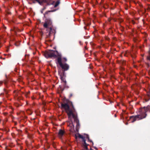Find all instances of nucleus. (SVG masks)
Returning a JSON list of instances; mask_svg holds the SVG:
<instances>
[{
    "label": "nucleus",
    "instance_id": "obj_9",
    "mask_svg": "<svg viewBox=\"0 0 150 150\" xmlns=\"http://www.w3.org/2000/svg\"><path fill=\"white\" fill-rule=\"evenodd\" d=\"M5 76L6 79L4 80V81H0V84H2V83L4 82V84L6 85V87L8 88V86H7V84L8 81V78L6 74H5Z\"/></svg>",
    "mask_w": 150,
    "mask_h": 150
},
{
    "label": "nucleus",
    "instance_id": "obj_10",
    "mask_svg": "<svg viewBox=\"0 0 150 150\" xmlns=\"http://www.w3.org/2000/svg\"><path fill=\"white\" fill-rule=\"evenodd\" d=\"M64 131L63 130L61 129H60L59 130V132H58V136L60 138H62V136L64 134Z\"/></svg>",
    "mask_w": 150,
    "mask_h": 150
},
{
    "label": "nucleus",
    "instance_id": "obj_15",
    "mask_svg": "<svg viewBox=\"0 0 150 150\" xmlns=\"http://www.w3.org/2000/svg\"><path fill=\"white\" fill-rule=\"evenodd\" d=\"M3 90L5 92L6 94H7L8 93V91L5 88H4L3 89Z\"/></svg>",
    "mask_w": 150,
    "mask_h": 150
},
{
    "label": "nucleus",
    "instance_id": "obj_6",
    "mask_svg": "<svg viewBox=\"0 0 150 150\" xmlns=\"http://www.w3.org/2000/svg\"><path fill=\"white\" fill-rule=\"evenodd\" d=\"M34 3H38L41 5H43V3L46 2V0H31Z\"/></svg>",
    "mask_w": 150,
    "mask_h": 150
},
{
    "label": "nucleus",
    "instance_id": "obj_19",
    "mask_svg": "<svg viewBox=\"0 0 150 150\" xmlns=\"http://www.w3.org/2000/svg\"><path fill=\"white\" fill-rule=\"evenodd\" d=\"M72 95H73L72 93L70 94L69 96V98H70L72 96Z\"/></svg>",
    "mask_w": 150,
    "mask_h": 150
},
{
    "label": "nucleus",
    "instance_id": "obj_4",
    "mask_svg": "<svg viewBox=\"0 0 150 150\" xmlns=\"http://www.w3.org/2000/svg\"><path fill=\"white\" fill-rule=\"evenodd\" d=\"M56 10H52L47 11L44 14V16L45 18V22L43 25V26L45 28H48V26H51L52 25V22L51 19L48 17V15H47L48 13L50 12H53L55 11Z\"/></svg>",
    "mask_w": 150,
    "mask_h": 150
},
{
    "label": "nucleus",
    "instance_id": "obj_18",
    "mask_svg": "<svg viewBox=\"0 0 150 150\" xmlns=\"http://www.w3.org/2000/svg\"><path fill=\"white\" fill-rule=\"evenodd\" d=\"M46 8V7H44L42 9V11H44L45 10Z\"/></svg>",
    "mask_w": 150,
    "mask_h": 150
},
{
    "label": "nucleus",
    "instance_id": "obj_27",
    "mask_svg": "<svg viewBox=\"0 0 150 150\" xmlns=\"http://www.w3.org/2000/svg\"><path fill=\"white\" fill-rule=\"evenodd\" d=\"M64 90V89H62V91H63Z\"/></svg>",
    "mask_w": 150,
    "mask_h": 150
},
{
    "label": "nucleus",
    "instance_id": "obj_13",
    "mask_svg": "<svg viewBox=\"0 0 150 150\" xmlns=\"http://www.w3.org/2000/svg\"><path fill=\"white\" fill-rule=\"evenodd\" d=\"M84 137L85 138H86L89 141H90V142H92L93 143L92 141L91 140H90V139H89V137L88 135H86V137Z\"/></svg>",
    "mask_w": 150,
    "mask_h": 150
},
{
    "label": "nucleus",
    "instance_id": "obj_22",
    "mask_svg": "<svg viewBox=\"0 0 150 150\" xmlns=\"http://www.w3.org/2000/svg\"><path fill=\"white\" fill-rule=\"evenodd\" d=\"M90 25V24L89 23H88L87 25V26H89Z\"/></svg>",
    "mask_w": 150,
    "mask_h": 150
},
{
    "label": "nucleus",
    "instance_id": "obj_1",
    "mask_svg": "<svg viewBox=\"0 0 150 150\" xmlns=\"http://www.w3.org/2000/svg\"><path fill=\"white\" fill-rule=\"evenodd\" d=\"M61 108L64 109L67 114L69 118L70 119L68 126L69 127V130L73 132L74 130V126L71 120V116L74 119V122L76 124V128L77 129L80 126L79 121L76 115L74 114L75 110L72 102L68 99H64L63 103H61Z\"/></svg>",
    "mask_w": 150,
    "mask_h": 150
},
{
    "label": "nucleus",
    "instance_id": "obj_30",
    "mask_svg": "<svg viewBox=\"0 0 150 150\" xmlns=\"http://www.w3.org/2000/svg\"><path fill=\"white\" fill-rule=\"evenodd\" d=\"M8 13L9 14H10V13Z\"/></svg>",
    "mask_w": 150,
    "mask_h": 150
},
{
    "label": "nucleus",
    "instance_id": "obj_11",
    "mask_svg": "<svg viewBox=\"0 0 150 150\" xmlns=\"http://www.w3.org/2000/svg\"><path fill=\"white\" fill-rule=\"evenodd\" d=\"M60 4V1L59 0L57 1L54 5V7L55 8L58 6Z\"/></svg>",
    "mask_w": 150,
    "mask_h": 150
},
{
    "label": "nucleus",
    "instance_id": "obj_2",
    "mask_svg": "<svg viewBox=\"0 0 150 150\" xmlns=\"http://www.w3.org/2000/svg\"><path fill=\"white\" fill-rule=\"evenodd\" d=\"M45 57L47 58H57L56 59V63L57 64H59L60 67L63 69L62 71L68 70L69 68V66L67 63H64L66 62L67 59L66 58H62L61 54L59 53L57 51L50 50L48 51L45 52L44 53Z\"/></svg>",
    "mask_w": 150,
    "mask_h": 150
},
{
    "label": "nucleus",
    "instance_id": "obj_7",
    "mask_svg": "<svg viewBox=\"0 0 150 150\" xmlns=\"http://www.w3.org/2000/svg\"><path fill=\"white\" fill-rule=\"evenodd\" d=\"M78 137L79 138L82 139V140L83 142V147H85V146H88V144H87L86 143V140H85V137H84L83 135L79 134Z\"/></svg>",
    "mask_w": 150,
    "mask_h": 150
},
{
    "label": "nucleus",
    "instance_id": "obj_23",
    "mask_svg": "<svg viewBox=\"0 0 150 150\" xmlns=\"http://www.w3.org/2000/svg\"><path fill=\"white\" fill-rule=\"evenodd\" d=\"M75 138H76V139H77V137L76 136V135H75Z\"/></svg>",
    "mask_w": 150,
    "mask_h": 150
},
{
    "label": "nucleus",
    "instance_id": "obj_14",
    "mask_svg": "<svg viewBox=\"0 0 150 150\" xmlns=\"http://www.w3.org/2000/svg\"><path fill=\"white\" fill-rule=\"evenodd\" d=\"M54 3V1H53V2L52 3H50V2L47 3V6H49V5H50L51 4H53V3Z\"/></svg>",
    "mask_w": 150,
    "mask_h": 150
},
{
    "label": "nucleus",
    "instance_id": "obj_3",
    "mask_svg": "<svg viewBox=\"0 0 150 150\" xmlns=\"http://www.w3.org/2000/svg\"><path fill=\"white\" fill-rule=\"evenodd\" d=\"M149 106L146 107H144L140 109L139 110L140 115L134 116H132L130 117V121L134 122L137 120H139L145 118L146 116L145 113L149 110Z\"/></svg>",
    "mask_w": 150,
    "mask_h": 150
},
{
    "label": "nucleus",
    "instance_id": "obj_25",
    "mask_svg": "<svg viewBox=\"0 0 150 150\" xmlns=\"http://www.w3.org/2000/svg\"><path fill=\"white\" fill-rule=\"evenodd\" d=\"M43 11H42V10L41 11V13H43Z\"/></svg>",
    "mask_w": 150,
    "mask_h": 150
},
{
    "label": "nucleus",
    "instance_id": "obj_5",
    "mask_svg": "<svg viewBox=\"0 0 150 150\" xmlns=\"http://www.w3.org/2000/svg\"><path fill=\"white\" fill-rule=\"evenodd\" d=\"M58 72L59 74L60 75V79L64 83V86L65 88L67 82L66 81L65 78V75L64 74V72L63 71L61 72L59 71Z\"/></svg>",
    "mask_w": 150,
    "mask_h": 150
},
{
    "label": "nucleus",
    "instance_id": "obj_26",
    "mask_svg": "<svg viewBox=\"0 0 150 150\" xmlns=\"http://www.w3.org/2000/svg\"><path fill=\"white\" fill-rule=\"evenodd\" d=\"M4 28H5V29H6V27H4Z\"/></svg>",
    "mask_w": 150,
    "mask_h": 150
},
{
    "label": "nucleus",
    "instance_id": "obj_8",
    "mask_svg": "<svg viewBox=\"0 0 150 150\" xmlns=\"http://www.w3.org/2000/svg\"><path fill=\"white\" fill-rule=\"evenodd\" d=\"M47 31H48L46 33V35L47 38L49 37L51 34V33L52 32V28L51 27H50L49 28V29H47L46 30Z\"/></svg>",
    "mask_w": 150,
    "mask_h": 150
},
{
    "label": "nucleus",
    "instance_id": "obj_29",
    "mask_svg": "<svg viewBox=\"0 0 150 150\" xmlns=\"http://www.w3.org/2000/svg\"><path fill=\"white\" fill-rule=\"evenodd\" d=\"M16 46H18L17 45H16Z\"/></svg>",
    "mask_w": 150,
    "mask_h": 150
},
{
    "label": "nucleus",
    "instance_id": "obj_21",
    "mask_svg": "<svg viewBox=\"0 0 150 150\" xmlns=\"http://www.w3.org/2000/svg\"><path fill=\"white\" fill-rule=\"evenodd\" d=\"M84 28L85 30H86L87 29L86 28L85 26L84 27Z\"/></svg>",
    "mask_w": 150,
    "mask_h": 150
},
{
    "label": "nucleus",
    "instance_id": "obj_20",
    "mask_svg": "<svg viewBox=\"0 0 150 150\" xmlns=\"http://www.w3.org/2000/svg\"><path fill=\"white\" fill-rule=\"evenodd\" d=\"M147 59L149 60H150V55L147 57Z\"/></svg>",
    "mask_w": 150,
    "mask_h": 150
},
{
    "label": "nucleus",
    "instance_id": "obj_16",
    "mask_svg": "<svg viewBox=\"0 0 150 150\" xmlns=\"http://www.w3.org/2000/svg\"><path fill=\"white\" fill-rule=\"evenodd\" d=\"M52 144V146H53V147L54 148H56V145H55V144L53 142Z\"/></svg>",
    "mask_w": 150,
    "mask_h": 150
},
{
    "label": "nucleus",
    "instance_id": "obj_28",
    "mask_svg": "<svg viewBox=\"0 0 150 150\" xmlns=\"http://www.w3.org/2000/svg\"><path fill=\"white\" fill-rule=\"evenodd\" d=\"M1 102H0V104H1Z\"/></svg>",
    "mask_w": 150,
    "mask_h": 150
},
{
    "label": "nucleus",
    "instance_id": "obj_24",
    "mask_svg": "<svg viewBox=\"0 0 150 150\" xmlns=\"http://www.w3.org/2000/svg\"><path fill=\"white\" fill-rule=\"evenodd\" d=\"M2 45L1 44V43H0V48L1 47Z\"/></svg>",
    "mask_w": 150,
    "mask_h": 150
},
{
    "label": "nucleus",
    "instance_id": "obj_12",
    "mask_svg": "<svg viewBox=\"0 0 150 150\" xmlns=\"http://www.w3.org/2000/svg\"><path fill=\"white\" fill-rule=\"evenodd\" d=\"M83 150H94L92 149L91 148H90V149H88L87 147V146H86L85 147H83Z\"/></svg>",
    "mask_w": 150,
    "mask_h": 150
},
{
    "label": "nucleus",
    "instance_id": "obj_17",
    "mask_svg": "<svg viewBox=\"0 0 150 150\" xmlns=\"http://www.w3.org/2000/svg\"><path fill=\"white\" fill-rule=\"evenodd\" d=\"M17 131L19 132H22V130L20 129H18L17 130Z\"/></svg>",
    "mask_w": 150,
    "mask_h": 150
}]
</instances>
